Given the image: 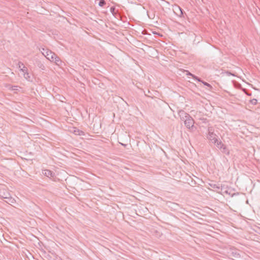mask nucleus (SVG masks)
Masks as SVG:
<instances>
[{"mask_svg": "<svg viewBox=\"0 0 260 260\" xmlns=\"http://www.w3.org/2000/svg\"><path fill=\"white\" fill-rule=\"evenodd\" d=\"M0 198L8 199V201H6L7 203L8 201H11V200H12V199L10 198L9 191L3 186H0Z\"/></svg>", "mask_w": 260, "mask_h": 260, "instance_id": "nucleus-1", "label": "nucleus"}, {"mask_svg": "<svg viewBox=\"0 0 260 260\" xmlns=\"http://www.w3.org/2000/svg\"><path fill=\"white\" fill-rule=\"evenodd\" d=\"M216 147L221 150L222 153L226 155H229V150L228 149L226 146L222 143L221 141L217 142L216 144Z\"/></svg>", "mask_w": 260, "mask_h": 260, "instance_id": "nucleus-2", "label": "nucleus"}, {"mask_svg": "<svg viewBox=\"0 0 260 260\" xmlns=\"http://www.w3.org/2000/svg\"><path fill=\"white\" fill-rule=\"evenodd\" d=\"M207 138L211 142L216 145L217 142L221 141L217 139L216 134H215L213 132H211L210 131H209Z\"/></svg>", "mask_w": 260, "mask_h": 260, "instance_id": "nucleus-3", "label": "nucleus"}, {"mask_svg": "<svg viewBox=\"0 0 260 260\" xmlns=\"http://www.w3.org/2000/svg\"><path fill=\"white\" fill-rule=\"evenodd\" d=\"M43 50L46 51V57L51 61H54L56 54L48 49L43 48Z\"/></svg>", "mask_w": 260, "mask_h": 260, "instance_id": "nucleus-4", "label": "nucleus"}, {"mask_svg": "<svg viewBox=\"0 0 260 260\" xmlns=\"http://www.w3.org/2000/svg\"><path fill=\"white\" fill-rule=\"evenodd\" d=\"M184 121L185 125L187 128L190 129L193 126L194 121L191 116H189V117L186 119V120H185Z\"/></svg>", "mask_w": 260, "mask_h": 260, "instance_id": "nucleus-5", "label": "nucleus"}, {"mask_svg": "<svg viewBox=\"0 0 260 260\" xmlns=\"http://www.w3.org/2000/svg\"><path fill=\"white\" fill-rule=\"evenodd\" d=\"M221 192H222L223 193V194H226V195H229V196L231 197H233L234 196H238V193H235L234 192V191L233 190V189H232L231 188H228V189H226V188H223V190L221 191Z\"/></svg>", "mask_w": 260, "mask_h": 260, "instance_id": "nucleus-6", "label": "nucleus"}, {"mask_svg": "<svg viewBox=\"0 0 260 260\" xmlns=\"http://www.w3.org/2000/svg\"><path fill=\"white\" fill-rule=\"evenodd\" d=\"M209 185L217 192L221 193V191L223 190L222 186H220V184L219 183H210Z\"/></svg>", "mask_w": 260, "mask_h": 260, "instance_id": "nucleus-7", "label": "nucleus"}, {"mask_svg": "<svg viewBox=\"0 0 260 260\" xmlns=\"http://www.w3.org/2000/svg\"><path fill=\"white\" fill-rule=\"evenodd\" d=\"M178 115L180 117L181 120L184 121L189 117L190 115L186 113L184 111L181 110L178 112Z\"/></svg>", "mask_w": 260, "mask_h": 260, "instance_id": "nucleus-8", "label": "nucleus"}, {"mask_svg": "<svg viewBox=\"0 0 260 260\" xmlns=\"http://www.w3.org/2000/svg\"><path fill=\"white\" fill-rule=\"evenodd\" d=\"M43 173L47 177L49 178L53 177L54 175V173H53L49 170H45L43 171Z\"/></svg>", "mask_w": 260, "mask_h": 260, "instance_id": "nucleus-9", "label": "nucleus"}, {"mask_svg": "<svg viewBox=\"0 0 260 260\" xmlns=\"http://www.w3.org/2000/svg\"><path fill=\"white\" fill-rule=\"evenodd\" d=\"M131 214L128 215L132 218L129 217V219L133 220V218L137 219L138 217L140 215L137 213V212H130Z\"/></svg>", "mask_w": 260, "mask_h": 260, "instance_id": "nucleus-10", "label": "nucleus"}, {"mask_svg": "<svg viewBox=\"0 0 260 260\" xmlns=\"http://www.w3.org/2000/svg\"><path fill=\"white\" fill-rule=\"evenodd\" d=\"M57 65L60 66L62 64V61L60 60V58L57 56L56 55L55 56V59H54V61Z\"/></svg>", "mask_w": 260, "mask_h": 260, "instance_id": "nucleus-11", "label": "nucleus"}, {"mask_svg": "<svg viewBox=\"0 0 260 260\" xmlns=\"http://www.w3.org/2000/svg\"><path fill=\"white\" fill-rule=\"evenodd\" d=\"M74 134L76 135L82 136L84 135V133L81 130L76 129L75 130H74Z\"/></svg>", "mask_w": 260, "mask_h": 260, "instance_id": "nucleus-12", "label": "nucleus"}, {"mask_svg": "<svg viewBox=\"0 0 260 260\" xmlns=\"http://www.w3.org/2000/svg\"><path fill=\"white\" fill-rule=\"evenodd\" d=\"M200 82H201L204 85L207 86L208 87V89L209 90L211 91L212 90V86L210 84H209L208 83H207L206 82L202 81L201 80Z\"/></svg>", "mask_w": 260, "mask_h": 260, "instance_id": "nucleus-13", "label": "nucleus"}, {"mask_svg": "<svg viewBox=\"0 0 260 260\" xmlns=\"http://www.w3.org/2000/svg\"><path fill=\"white\" fill-rule=\"evenodd\" d=\"M106 4L105 0H101L99 1L98 5L100 7H104Z\"/></svg>", "mask_w": 260, "mask_h": 260, "instance_id": "nucleus-14", "label": "nucleus"}, {"mask_svg": "<svg viewBox=\"0 0 260 260\" xmlns=\"http://www.w3.org/2000/svg\"><path fill=\"white\" fill-rule=\"evenodd\" d=\"M187 75H190V76H192L194 79H195L196 80H197L198 81H201V79L200 78H199V77L193 75V74H192L191 73H189L188 72V74H187Z\"/></svg>", "mask_w": 260, "mask_h": 260, "instance_id": "nucleus-15", "label": "nucleus"}, {"mask_svg": "<svg viewBox=\"0 0 260 260\" xmlns=\"http://www.w3.org/2000/svg\"><path fill=\"white\" fill-rule=\"evenodd\" d=\"M250 102L251 104L253 105H255L257 104V100L255 99H253L250 101Z\"/></svg>", "mask_w": 260, "mask_h": 260, "instance_id": "nucleus-16", "label": "nucleus"}, {"mask_svg": "<svg viewBox=\"0 0 260 260\" xmlns=\"http://www.w3.org/2000/svg\"><path fill=\"white\" fill-rule=\"evenodd\" d=\"M24 77L26 79H28V78H29V74L27 72L24 73Z\"/></svg>", "mask_w": 260, "mask_h": 260, "instance_id": "nucleus-17", "label": "nucleus"}, {"mask_svg": "<svg viewBox=\"0 0 260 260\" xmlns=\"http://www.w3.org/2000/svg\"><path fill=\"white\" fill-rule=\"evenodd\" d=\"M38 66L40 68H41L42 70H44L45 69V66L42 63H41V62H39L38 63Z\"/></svg>", "mask_w": 260, "mask_h": 260, "instance_id": "nucleus-18", "label": "nucleus"}, {"mask_svg": "<svg viewBox=\"0 0 260 260\" xmlns=\"http://www.w3.org/2000/svg\"><path fill=\"white\" fill-rule=\"evenodd\" d=\"M115 10V8L114 7H111L110 8V11H111V12L113 14H114V13Z\"/></svg>", "mask_w": 260, "mask_h": 260, "instance_id": "nucleus-19", "label": "nucleus"}, {"mask_svg": "<svg viewBox=\"0 0 260 260\" xmlns=\"http://www.w3.org/2000/svg\"><path fill=\"white\" fill-rule=\"evenodd\" d=\"M244 91L245 92V93L248 96H251V93H250V92H247L246 91V89H244Z\"/></svg>", "mask_w": 260, "mask_h": 260, "instance_id": "nucleus-20", "label": "nucleus"}, {"mask_svg": "<svg viewBox=\"0 0 260 260\" xmlns=\"http://www.w3.org/2000/svg\"><path fill=\"white\" fill-rule=\"evenodd\" d=\"M21 70L23 72L25 73V72H27V68L23 66V69H22Z\"/></svg>", "mask_w": 260, "mask_h": 260, "instance_id": "nucleus-21", "label": "nucleus"}, {"mask_svg": "<svg viewBox=\"0 0 260 260\" xmlns=\"http://www.w3.org/2000/svg\"><path fill=\"white\" fill-rule=\"evenodd\" d=\"M42 51H42V54L46 57V51H44L43 49H42Z\"/></svg>", "mask_w": 260, "mask_h": 260, "instance_id": "nucleus-22", "label": "nucleus"}, {"mask_svg": "<svg viewBox=\"0 0 260 260\" xmlns=\"http://www.w3.org/2000/svg\"><path fill=\"white\" fill-rule=\"evenodd\" d=\"M15 87H16V86L12 87V90H15L16 89Z\"/></svg>", "mask_w": 260, "mask_h": 260, "instance_id": "nucleus-23", "label": "nucleus"}, {"mask_svg": "<svg viewBox=\"0 0 260 260\" xmlns=\"http://www.w3.org/2000/svg\"><path fill=\"white\" fill-rule=\"evenodd\" d=\"M179 9H180V11H181V14H183L182 10L180 8H179Z\"/></svg>", "mask_w": 260, "mask_h": 260, "instance_id": "nucleus-24", "label": "nucleus"}, {"mask_svg": "<svg viewBox=\"0 0 260 260\" xmlns=\"http://www.w3.org/2000/svg\"><path fill=\"white\" fill-rule=\"evenodd\" d=\"M123 218H125L124 215H123Z\"/></svg>", "mask_w": 260, "mask_h": 260, "instance_id": "nucleus-25", "label": "nucleus"}]
</instances>
